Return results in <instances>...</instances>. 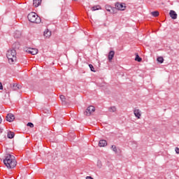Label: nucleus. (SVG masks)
Masks as SVG:
<instances>
[{
	"label": "nucleus",
	"mask_w": 179,
	"mask_h": 179,
	"mask_svg": "<svg viewBox=\"0 0 179 179\" xmlns=\"http://www.w3.org/2000/svg\"><path fill=\"white\" fill-rule=\"evenodd\" d=\"M3 162L5 166H7V169H15L17 164L16 157L12 154H6Z\"/></svg>",
	"instance_id": "obj_1"
},
{
	"label": "nucleus",
	"mask_w": 179,
	"mask_h": 179,
	"mask_svg": "<svg viewBox=\"0 0 179 179\" xmlns=\"http://www.w3.org/2000/svg\"><path fill=\"white\" fill-rule=\"evenodd\" d=\"M13 50H9L7 51L6 57L8 59V62H15L16 61V50H19L20 45L19 43L15 42L12 45Z\"/></svg>",
	"instance_id": "obj_2"
},
{
	"label": "nucleus",
	"mask_w": 179,
	"mask_h": 179,
	"mask_svg": "<svg viewBox=\"0 0 179 179\" xmlns=\"http://www.w3.org/2000/svg\"><path fill=\"white\" fill-rule=\"evenodd\" d=\"M27 18L31 23H41V18L34 12L28 14Z\"/></svg>",
	"instance_id": "obj_3"
},
{
	"label": "nucleus",
	"mask_w": 179,
	"mask_h": 179,
	"mask_svg": "<svg viewBox=\"0 0 179 179\" xmlns=\"http://www.w3.org/2000/svg\"><path fill=\"white\" fill-rule=\"evenodd\" d=\"M96 111V108L93 106H88L86 110L84 112L85 115L89 117V115H92V113H94Z\"/></svg>",
	"instance_id": "obj_4"
},
{
	"label": "nucleus",
	"mask_w": 179,
	"mask_h": 179,
	"mask_svg": "<svg viewBox=\"0 0 179 179\" xmlns=\"http://www.w3.org/2000/svg\"><path fill=\"white\" fill-rule=\"evenodd\" d=\"M26 51L27 52H29V54H31V55L38 54V50L36 48H29Z\"/></svg>",
	"instance_id": "obj_5"
},
{
	"label": "nucleus",
	"mask_w": 179,
	"mask_h": 179,
	"mask_svg": "<svg viewBox=\"0 0 179 179\" xmlns=\"http://www.w3.org/2000/svg\"><path fill=\"white\" fill-rule=\"evenodd\" d=\"M6 120L8 122H13V121L15 120V115H13V114L12 113H8L6 117Z\"/></svg>",
	"instance_id": "obj_6"
},
{
	"label": "nucleus",
	"mask_w": 179,
	"mask_h": 179,
	"mask_svg": "<svg viewBox=\"0 0 179 179\" xmlns=\"http://www.w3.org/2000/svg\"><path fill=\"white\" fill-rule=\"evenodd\" d=\"M114 55H115V52H114L113 50H111L108 52V59L109 62H111V61H113V59L114 58Z\"/></svg>",
	"instance_id": "obj_7"
},
{
	"label": "nucleus",
	"mask_w": 179,
	"mask_h": 179,
	"mask_svg": "<svg viewBox=\"0 0 179 179\" xmlns=\"http://www.w3.org/2000/svg\"><path fill=\"white\" fill-rule=\"evenodd\" d=\"M115 8L118 10H124V9H125V6H124V4L118 2L115 3Z\"/></svg>",
	"instance_id": "obj_8"
},
{
	"label": "nucleus",
	"mask_w": 179,
	"mask_h": 179,
	"mask_svg": "<svg viewBox=\"0 0 179 179\" xmlns=\"http://www.w3.org/2000/svg\"><path fill=\"white\" fill-rule=\"evenodd\" d=\"M169 16L171 17V19L176 20L177 19V13L173 10H171L169 12Z\"/></svg>",
	"instance_id": "obj_9"
},
{
	"label": "nucleus",
	"mask_w": 179,
	"mask_h": 179,
	"mask_svg": "<svg viewBox=\"0 0 179 179\" xmlns=\"http://www.w3.org/2000/svg\"><path fill=\"white\" fill-rule=\"evenodd\" d=\"M134 114L135 115V117L138 119L141 118V110L139 109H135L134 110Z\"/></svg>",
	"instance_id": "obj_10"
},
{
	"label": "nucleus",
	"mask_w": 179,
	"mask_h": 179,
	"mask_svg": "<svg viewBox=\"0 0 179 179\" xmlns=\"http://www.w3.org/2000/svg\"><path fill=\"white\" fill-rule=\"evenodd\" d=\"M99 148H105V146H107V141L100 140L99 142Z\"/></svg>",
	"instance_id": "obj_11"
},
{
	"label": "nucleus",
	"mask_w": 179,
	"mask_h": 179,
	"mask_svg": "<svg viewBox=\"0 0 179 179\" xmlns=\"http://www.w3.org/2000/svg\"><path fill=\"white\" fill-rule=\"evenodd\" d=\"M33 5L35 8H38L41 5V0H33Z\"/></svg>",
	"instance_id": "obj_12"
},
{
	"label": "nucleus",
	"mask_w": 179,
	"mask_h": 179,
	"mask_svg": "<svg viewBox=\"0 0 179 179\" xmlns=\"http://www.w3.org/2000/svg\"><path fill=\"white\" fill-rule=\"evenodd\" d=\"M12 89L13 90H19L20 89H22V85L19 84H13Z\"/></svg>",
	"instance_id": "obj_13"
},
{
	"label": "nucleus",
	"mask_w": 179,
	"mask_h": 179,
	"mask_svg": "<svg viewBox=\"0 0 179 179\" xmlns=\"http://www.w3.org/2000/svg\"><path fill=\"white\" fill-rule=\"evenodd\" d=\"M7 137L8 139H13V138H15V133L13 131H8Z\"/></svg>",
	"instance_id": "obj_14"
},
{
	"label": "nucleus",
	"mask_w": 179,
	"mask_h": 179,
	"mask_svg": "<svg viewBox=\"0 0 179 179\" xmlns=\"http://www.w3.org/2000/svg\"><path fill=\"white\" fill-rule=\"evenodd\" d=\"M99 9H101V6L99 5L94 6L93 7L91 8V10H92V12H94V10H99Z\"/></svg>",
	"instance_id": "obj_15"
},
{
	"label": "nucleus",
	"mask_w": 179,
	"mask_h": 179,
	"mask_svg": "<svg viewBox=\"0 0 179 179\" xmlns=\"http://www.w3.org/2000/svg\"><path fill=\"white\" fill-rule=\"evenodd\" d=\"M43 36H45V37H50L51 36V31L46 30L43 32Z\"/></svg>",
	"instance_id": "obj_16"
},
{
	"label": "nucleus",
	"mask_w": 179,
	"mask_h": 179,
	"mask_svg": "<svg viewBox=\"0 0 179 179\" xmlns=\"http://www.w3.org/2000/svg\"><path fill=\"white\" fill-rule=\"evenodd\" d=\"M105 9L107 10V12H111V9H113V7L111 6L106 4L105 6Z\"/></svg>",
	"instance_id": "obj_17"
},
{
	"label": "nucleus",
	"mask_w": 179,
	"mask_h": 179,
	"mask_svg": "<svg viewBox=\"0 0 179 179\" xmlns=\"http://www.w3.org/2000/svg\"><path fill=\"white\" fill-rule=\"evenodd\" d=\"M135 61H137V62H142V59L139 57V55H136Z\"/></svg>",
	"instance_id": "obj_18"
},
{
	"label": "nucleus",
	"mask_w": 179,
	"mask_h": 179,
	"mask_svg": "<svg viewBox=\"0 0 179 179\" xmlns=\"http://www.w3.org/2000/svg\"><path fill=\"white\" fill-rule=\"evenodd\" d=\"M157 61L159 62V64H163V62H164V59L163 57H157Z\"/></svg>",
	"instance_id": "obj_19"
},
{
	"label": "nucleus",
	"mask_w": 179,
	"mask_h": 179,
	"mask_svg": "<svg viewBox=\"0 0 179 179\" xmlns=\"http://www.w3.org/2000/svg\"><path fill=\"white\" fill-rule=\"evenodd\" d=\"M151 15L154 17H157V16H159V11H153V12L151 13Z\"/></svg>",
	"instance_id": "obj_20"
},
{
	"label": "nucleus",
	"mask_w": 179,
	"mask_h": 179,
	"mask_svg": "<svg viewBox=\"0 0 179 179\" xmlns=\"http://www.w3.org/2000/svg\"><path fill=\"white\" fill-rule=\"evenodd\" d=\"M108 110L110 113H115V111H117V108H115V106H112L109 108Z\"/></svg>",
	"instance_id": "obj_21"
},
{
	"label": "nucleus",
	"mask_w": 179,
	"mask_h": 179,
	"mask_svg": "<svg viewBox=\"0 0 179 179\" xmlns=\"http://www.w3.org/2000/svg\"><path fill=\"white\" fill-rule=\"evenodd\" d=\"M111 149L115 153H118V150H117V147L115 145L111 146Z\"/></svg>",
	"instance_id": "obj_22"
},
{
	"label": "nucleus",
	"mask_w": 179,
	"mask_h": 179,
	"mask_svg": "<svg viewBox=\"0 0 179 179\" xmlns=\"http://www.w3.org/2000/svg\"><path fill=\"white\" fill-rule=\"evenodd\" d=\"M89 66L92 72H96V71L94 70V67L92 64H89Z\"/></svg>",
	"instance_id": "obj_23"
},
{
	"label": "nucleus",
	"mask_w": 179,
	"mask_h": 179,
	"mask_svg": "<svg viewBox=\"0 0 179 179\" xmlns=\"http://www.w3.org/2000/svg\"><path fill=\"white\" fill-rule=\"evenodd\" d=\"M27 125V127H29L30 128L34 127V124L32 122H28Z\"/></svg>",
	"instance_id": "obj_24"
},
{
	"label": "nucleus",
	"mask_w": 179,
	"mask_h": 179,
	"mask_svg": "<svg viewBox=\"0 0 179 179\" xmlns=\"http://www.w3.org/2000/svg\"><path fill=\"white\" fill-rule=\"evenodd\" d=\"M60 99L62 100V101H65V96L60 95Z\"/></svg>",
	"instance_id": "obj_25"
},
{
	"label": "nucleus",
	"mask_w": 179,
	"mask_h": 179,
	"mask_svg": "<svg viewBox=\"0 0 179 179\" xmlns=\"http://www.w3.org/2000/svg\"><path fill=\"white\" fill-rule=\"evenodd\" d=\"M175 151H176V153H177V155H179V148H175Z\"/></svg>",
	"instance_id": "obj_26"
},
{
	"label": "nucleus",
	"mask_w": 179,
	"mask_h": 179,
	"mask_svg": "<svg viewBox=\"0 0 179 179\" xmlns=\"http://www.w3.org/2000/svg\"><path fill=\"white\" fill-rule=\"evenodd\" d=\"M0 90H3V85H2V83L0 82Z\"/></svg>",
	"instance_id": "obj_27"
},
{
	"label": "nucleus",
	"mask_w": 179,
	"mask_h": 179,
	"mask_svg": "<svg viewBox=\"0 0 179 179\" xmlns=\"http://www.w3.org/2000/svg\"><path fill=\"white\" fill-rule=\"evenodd\" d=\"M86 179H94L92 176H87Z\"/></svg>",
	"instance_id": "obj_28"
},
{
	"label": "nucleus",
	"mask_w": 179,
	"mask_h": 179,
	"mask_svg": "<svg viewBox=\"0 0 179 179\" xmlns=\"http://www.w3.org/2000/svg\"><path fill=\"white\" fill-rule=\"evenodd\" d=\"M2 122V117L0 116V124Z\"/></svg>",
	"instance_id": "obj_29"
},
{
	"label": "nucleus",
	"mask_w": 179,
	"mask_h": 179,
	"mask_svg": "<svg viewBox=\"0 0 179 179\" xmlns=\"http://www.w3.org/2000/svg\"><path fill=\"white\" fill-rule=\"evenodd\" d=\"M73 1H78V0H73Z\"/></svg>",
	"instance_id": "obj_30"
}]
</instances>
